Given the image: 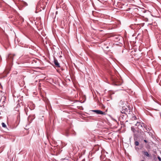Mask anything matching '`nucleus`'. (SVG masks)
<instances>
[{
  "label": "nucleus",
  "mask_w": 161,
  "mask_h": 161,
  "mask_svg": "<svg viewBox=\"0 0 161 161\" xmlns=\"http://www.w3.org/2000/svg\"><path fill=\"white\" fill-rule=\"evenodd\" d=\"M133 119H136V117L135 116L133 117Z\"/></svg>",
  "instance_id": "obj_11"
},
{
  "label": "nucleus",
  "mask_w": 161,
  "mask_h": 161,
  "mask_svg": "<svg viewBox=\"0 0 161 161\" xmlns=\"http://www.w3.org/2000/svg\"><path fill=\"white\" fill-rule=\"evenodd\" d=\"M54 63L56 67H60L59 64L58 63V60L57 59H54Z\"/></svg>",
  "instance_id": "obj_5"
},
{
  "label": "nucleus",
  "mask_w": 161,
  "mask_h": 161,
  "mask_svg": "<svg viewBox=\"0 0 161 161\" xmlns=\"http://www.w3.org/2000/svg\"><path fill=\"white\" fill-rule=\"evenodd\" d=\"M120 112L126 115L130 114V109L127 107H123L120 110Z\"/></svg>",
  "instance_id": "obj_1"
},
{
  "label": "nucleus",
  "mask_w": 161,
  "mask_h": 161,
  "mask_svg": "<svg viewBox=\"0 0 161 161\" xmlns=\"http://www.w3.org/2000/svg\"><path fill=\"white\" fill-rule=\"evenodd\" d=\"M135 125L136 126H137L139 129L144 128H145L146 130H148L147 129V127H146L145 125L142 123L137 122Z\"/></svg>",
  "instance_id": "obj_2"
},
{
  "label": "nucleus",
  "mask_w": 161,
  "mask_h": 161,
  "mask_svg": "<svg viewBox=\"0 0 161 161\" xmlns=\"http://www.w3.org/2000/svg\"><path fill=\"white\" fill-rule=\"evenodd\" d=\"M14 55L12 54H9L8 56V57L7 58L8 62L10 63L12 62L13 59Z\"/></svg>",
  "instance_id": "obj_3"
},
{
  "label": "nucleus",
  "mask_w": 161,
  "mask_h": 161,
  "mask_svg": "<svg viewBox=\"0 0 161 161\" xmlns=\"http://www.w3.org/2000/svg\"><path fill=\"white\" fill-rule=\"evenodd\" d=\"M135 144L136 146H138L139 144V143L138 141H136L135 142Z\"/></svg>",
  "instance_id": "obj_10"
},
{
  "label": "nucleus",
  "mask_w": 161,
  "mask_h": 161,
  "mask_svg": "<svg viewBox=\"0 0 161 161\" xmlns=\"http://www.w3.org/2000/svg\"><path fill=\"white\" fill-rule=\"evenodd\" d=\"M144 141L146 143L147 142V141L146 140H144Z\"/></svg>",
  "instance_id": "obj_12"
},
{
  "label": "nucleus",
  "mask_w": 161,
  "mask_h": 161,
  "mask_svg": "<svg viewBox=\"0 0 161 161\" xmlns=\"http://www.w3.org/2000/svg\"><path fill=\"white\" fill-rule=\"evenodd\" d=\"M2 126L4 128L6 127V125L4 123H2Z\"/></svg>",
  "instance_id": "obj_8"
},
{
  "label": "nucleus",
  "mask_w": 161,
  "mask_h": 161,
  "mask_svg": "<svg viewBox=\"0 0 161 161\" xmlns=\"http://www.w3.org/2000/svg\"><path fill=\"white\" fill-rule=\"evenodd\" d=\"M93 112H95L97 114H105V112H103L101 110H92Z\"/></svg>",
  "instance_id": "obj_4"
},
{
  "label": "nucleus",
  "mask_w": 161,
  "mask_h": 161,
  "mask_svg": "<svg viewBox=\"0 0 161 161\" xmlns=\"http://www.w3.org/2000/svg\"><path fill=\"white\" fill-rule=\"evenodd\" d=\"M144 161V160H142V161Z\"/></svg>",
  "instance_id": "obj_15"
},
{
  "label": "nucleus",
  "mask_w": 161,
  "mask_h": 161,
  "mask_svg": "<svg viewBox=\"0 0 161 161\" xmlns=\"http://www.w3.org/2000/svg\"><path fill=\"white\" fill-rule=\"evenodd\" d=\"M131 130H132V131L134 132V133H135V129L134 128V127H131Z\"/></svg>",
  "instance_id": "obj_9"
},
{
  "label": "nucleus",
  "mask_w": 161,
  "mask_h": 161,
  "mask_svg": "<svg viewBox=\"0 0 161 161\" xmlns=\"http://www.w3.org/2000/svg\"><path fill=\"white\" fill-rule=\"evenodd\" d=\"M112 79L113 81L114 82L117 83L118 82V80L117 78H115V77H113Z\"/></svg>",
  "instance_id": "obj_6"
},
{
  "label": "nucleus",
  "mask_w": 161,
  "mask_h": 161,
  "mask_svg": "<svg viewBox=\"0 0 161 161\" xmlns=\"http://www.w3.org/2000/svg\"><path fill=\"white\" fill-rule=\"evenodd\" d=\"M120 84H115V85H120Z\"/></svg>",
  "instance_id": "obj_13"
},
{
  "label": "nucleus",
  "mask_w": 161,
  "mask_h": 161,
  "mask_svg": "<svg viewBox=\"0 0 161 161\" xmlns=\"http://www.w3.org/2000/svg\"><path fill=\"white\" fill-rule=\"evenodd\" d=\"M143 153H144V155H145V156H146L148 157H150V155L147 152H144Z\"/></svg>",
  "instance_id": "obj_7"
},
{
  "label": "nucleus",
  "mask_w": 161,
  "mask_h": 161,
  "mask_svg": "<svg viewBox=\"0 0 161 161\" xmlns=\"http://www.w3.org/2000/svg\"><path fill=\"white\" fill-rule=\"evenodd\" d=\"M158 159H159V160H160V159H161V158H160V157H158Z\"/></svg>",
  "instance_id": "obj_14"
}]
</instances>
